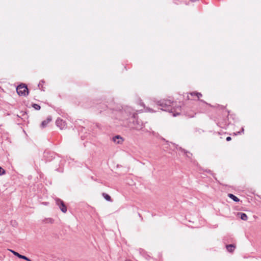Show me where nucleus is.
Listing matches in <instances>:
<instances>
[{
  "label": "nucleus",
  "mask_w": 261,
  "mask_h": 261,
  "mask_svg": "<svg viewBox=\"0 0 261 261\" xmlns=\"http://www.w3.org/2000/svg\"><path fill=\"white\" fill-rule=\"evenodd\" d=\"M146 111L149 112H153L154 111L150 108H146Z\"/></svg>",
  "instance_id": "17"
},
{
  "label": "nucleus",
  "mask_w": 261,
  "mask_h": 261,
  "mask_svg": "<svg viewBox=\"0 0 261 261\" xmlns=\"http://www.w3.org/2000/svg\"><path fill=\"white\" fill-rule=\"evenodd\" d=\"M130 120L131 121L129 124V126L133 129L136 130H140L144 127L143 123L138 120L137 115L135 113H133L130 118Z\"/></svg>",
  "instance_id": "2"
},
{
  "label": "nucleus",
  "mask_w": 261,
  "mask_h": 261,
  "mask_svg": "<svg viewBox=\"0 0 261 261\" xmlns=\"http://www.w3.org/2000/svg\"><path fill=\"white\" fill-rule=\"evenodd\" d=\"M242 132H243V131H244V128H242Z\"/></svg>",
  "instance_id": "21"
},
{
  "label": "nucleus",
  "mask_w": 261,
  "mask_h": 261,
  "mask_svg": "<svg viewBox=\"0 0 261 261\" xmlns=\"http://www.w3.org/2000/svg\"><path fill=\"white\" fill-rule=\"evenodd\" d=\"M16 91L20 96H26L29 94L28 89L25 84L19 85L16 88Z\"/></svg>",
  "instance_id": "3"
},
{
  "label": "nucleus",
  "mask_w": 261,
  "mask_h": 261,
  "mask_svg": "<svg viewBox=\"0 0 261 261\" xmlns=\"http://www.w3.org/2000/svg\"><path fill=\"white\" fill-rule=\"evenodd\" d=\"M236 248L234 245L230 244L226 246V249L228 252H232Z\"/></svg>",
  "instance_id": "9"
},
{
  "label": "nucleus",
  "mask_w": 261,
  "mask_h": 261,
  "mask_svg": "<svg viewBox=\"0 0 261 261\" xmlns=\"http://www.w3.org/2000/svg\"><path fill=\"white\" fill-rule=\"evenodd\" d=\"M51 117L50 116H48L46 120L42 122L41 126L43 128L46 127L47 124H48L51 121Z\"/></svg>",
  "instance_id": "8"
},
{
  "label": "nucleus",
  "mask_w": 261,
  "mask_h": 261,
  "mask_svg": "<svg viewBox=\"0 0 261 261\" xmlns=\"http://www.w3.org/2000/svg\"><path fill=\"white\" fill-rule=\"evenodd\" d=\"M56 125L61 129H64L66 126V123L65 121L61 118H58L56 121Z\"/></svg>",
  "instance_id": "5"
},
{
  "label": "nucleus",
  "mask_w": 261,
  "mask_h": 261,
  "mask_svg": "<svg viewBox=\"0 0 261 261\" xmlns=\"http://www.w3.org/2000/svg\"><path fill=\"white\" fill-rule=\"evenodd\" d=\"M113 140L117 144H122L123 142V139L119 135L116 136L113 138Z\"/></svg>",
  "instance_id": "7"
},
{
  "label": "nucleus",
  "mask_w": 261,
  "mask_h": 261,
  "mask_svg": "<svg viewBox=\"0 0 261 261\" xmlns=\"http://www.w3.org/2000/svg\"><path fill=\"white\" fill-rule=\"evenodd\" d=\"M193 94H196V97H197L198 99H199L200 97L202 96V94L200 93L196 92V93H193Z\"/></svg>",
  "instance_id": "15"
},
{
  "label": "nucleus",
  "mask_w": 261,
  "mask_h": 261,
  "mask_svg": "<svg viewBox=\"0 0 261 261\" xmlns=\"http://www.w3.org/2000/svg\"><path fill=\"white\" fill-rule=\"evenodd\" d=\"M141 105L144 107V105L143 103H141Z\"/></svg>",
  "instance_id": "20"
},
{
  "label": "nucleus",
  "mask_w": 261,
  "mask_h": 261,
  "mask_svg": "<svg viewBox=\"0 0 261 261\" xmlns=\"http://www.w3.org/2000/svg\"><path fill=\"white\" fill-rule=\"evenodd\" d=\"M184 152L187 154V156L189 157L188 155L187 154V153H190V152H188V151H186L185 150H184Z\"/></svg>",
  "instance_id": "19"
},
{
  "label": "nucleus",
  "mask_w": 261,
  "mask_h": 261,
  "mask_svg": "<svg viewBox=\"0 0 261 261\" xmlns=\"http://www.w3.org/2000/svg\"><path fill=\"white\" fill-rule=\"evenodd\" d=\"M193 93H196V92H191L189 93V94L193 97V98H191L190 97H189V95H188L187 96V99H191V100H195L196 99L195 98V97H196V94H193Z\"/></svg>",
  "instance_id": "13"
},
{
  "label": "nucleus",
  "mask_w": 261,
  "mask_h": 261,
  "mask_svg": "<svg viewBox=\"0 0 261 261\" xmlns=\"http://www.w3.org/2000/svg\"><path fill=\"white\" fill-rule=\"evenodd\" d=\"M228 196L235 202H239L240 201V199L232 194H228Z\"/></svg>",
  "instance_id": "11"
},
{
  "label": "nucleus",
  "mask_w": 261,
  "mask_h": 261,
  "mask_svg": "<svg viewBox=\"0 0 261 261\" xmlns=\"http://www.w3.org/2000/svg\"><path fill=\"white\" fill-rule=\"evenodd\" d=\"M5 173V170L0 167V175H4Z\"/></svg>",
  "instance_id": "16"
},
{
  "label": "nucleus",
  "mask_w": 261,
  "mask_h": 261,
  "mask_svg": "<svg viewBox=\"0 0 261 261\" xmlns=\"http://www.w3.org/2000/svg\"><path fill=\"white\" fill-rule=\"evenodd\" d=\"M55 200L56 204L58 205L61 211L63 213H66L67 212V207L63 200L59 198H56Z\"/></svg>",
  "instance_id": "4"
},
{
  "label": "nucleus",
  "mask_w": 261,
  "mask_h": 261,
  "mask_svg": "<svg viewBox=\"0 0 261 261\" xmlns=\"http://www.w3.org/2000/svg\"><path fill=\"white\" fill-rule=\"evenodd\" d=\"M102 196L106 200L109 201H112L111 197L108 194H107L105 193H103Z\"/></svg>",
  "instance_id": "12"
},
{
  "label": "nucleus",
  "mask_w": 261,
  "mask_h": 261,
  "mask_svg": "<svg viewBox=\"0 0 261 261\" xmlns=\"http://www.w3.org/2000/svg\"><path fill=\"white\" fill-rule=\"evenodd\" d=\"M238 215L239 216L241 219L243 220H247L248 219V217L247 215L243 213H239Z\"/></svg>",
  "instance_id": "10"
},
{
  "label": "nucleus",
  "mask_w": 261,
  "mask_h": 261,
  "mask_svg": "<svg viewBox=\"0 0 261 261\" xmlns=\"http://www.w3.org/2000/svg\"><path fill=\"white\" fill-rule=\"evenodd\" d=\"M227 141H229L231 140V138L230 137H227L226 139Z\"/></svg>",
  "instance_id": "18"
},
{
  "label": "nucleus",
  "mask_w": 261,
  "mask_h": 261,
  "mask_svg": "<svg viewBox=\"0 0 261 261\" xmlns=\"http://www.w3.org/2000/svg\"><path fill=\"white\" fill-rule=\"evenodd\" d=\"M32 107L37 110H39L40 109V106L37 104L34 103Z\"/></svg>",
  "instance_id": "14"
},
{
  "label": "nucleus",
  "mask_w": 261,
  "mask_h": 261,
  "mask_svg": "<svg viewBox=\"0 0 261 261\" xmlns=\"http://www.w3.org/2000/svg\"><path fill=\"white\" fill-rule=\"evenodd\" d=\"M11 252L13 253V254L17 256L18 257H19V258H21V259H23L25 260H27V261H32V260H31L30 258H29L28 257H27V256H24V255H21L20 254H19L18 252H15L12 250H9Z\"/></svg>",
  "instance_id": "6"
},
{
  "label": "nucleus",
  "mask_w": 261,
  "mask_h": 261,
  "mask_svg": "<svg viewBox=\"0 0 261 261\" xmlns=\"http://www.w3.org/2000/svg\"><path fill=\"white\" fill-rule=\"evenodd\" d=\"M157 105L161 106V109L163 111H168L173 114V116L179 115L181 112L180 107H176L175 102L170 100H162L158 102Z\"/></svg>",
  "instance_id": "1"
},
{
  "label": "nucleus",
  "mask_w": 261,
  "mask_h": 261,
  "mask_svg": "<svg viewBox=\"0 0 261 261\" xmlns=\"http://www.w3.org/2000/svg\"><path fill=\"white\" fill-rule=\"evenodd\" d=\"M126 261H131V260H126Z\"/></svg>",
  "instance_id": "22"
}]
</instances>
